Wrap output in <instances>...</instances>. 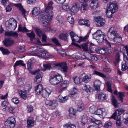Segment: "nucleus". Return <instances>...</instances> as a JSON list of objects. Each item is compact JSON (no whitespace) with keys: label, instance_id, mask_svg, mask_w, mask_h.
<instances>
[{"label":"nucleus","instance_id":"17","mask_svg":"<svg viewBox=\"0 0 128 128\" xmlns=\"http://www.w3.org/2000/svg\"><path fill=\"white\" fill-rule=\"evenodd\" d=\"M13 6L19 8V10L22 12V15L24 17H25L26 14V11L24 9L21 4H14Z\"/></svg>","mask_w":128,"mask_h":128},{"label":"nucleus","instance_id":"44","mask_svg":"<svg viewBox=\"0 0 128 128\" xmlns=\"http://www.w3.org/2000/svg\"><path fill=\"white\" fill-rule=\"evenodd\" d=\"M54 101H51L50 100H47L45 102V104L47 106H50L54 104Z\"/></svg>","mask_w":128,"mask_h":128},{"label":"nucleus","instance_id":"52","mask_svg":"<svg viewBox=\"0 0 128 128\" xmlns=\"http://www.w3.org/2000/svg\"><path fill=\"white\" fill-rule=\"evenodd\" d=\"M81 47L83 50L85 51L88 50V45L86 43L84 44L81 45Z\"/></svg>","mask_w":128,"mask_h":128},{"label":"nucleus","instance_id":"10","mask_svg":"<svg viewBox=\"0 0 128 128\" xmlns=\"http://www.w3.org/2000/svg\"><path fill=\"white\" fill-rule=\"evenodd\" d=\"M124 61L122 63V70L123 71L128 70V58L126 55L124 54Z\"/></svg>","mask_w":128,"mask_h":128},{"label":"nucleus","instance_id":"35","mask_svg":"<svg viewBox=\"0 0 128 128\" xmlns=\"http://www.w3.org/2000/svg\"><path fill=\"white\" fill-rule=\"evenodd\" d=\"M113 39L114 41L116 44L120 42L122 40L121 36L120 34L114 38Z\"/></svg>","mask_w":128,"mask_h":128},{"label":"nucleus","instance_id":"23","mask_svg":"<svg viewBox=\"0 0 128 128\" xmlns=\"http://www.w3.org/2000/svg\"><path fill=\"white\" fill-rule=\"evenodd\" d=\"M101 84L100 82L98 80H95L94 82V87L95 90L98 92L100 90V86Z\"/></svg>","mask_w":128,"mask_h":128},{"label":"nucleus","instance_id":"57","mask_svg":"<svg viewBox=\"0 0 128 128\" xmlns=\"http://www.w3.org/2000/svg\"><path fill=\"white\" fill-rule=\"evenodd\" d=\"M106 84L108 88V91L110 92H112V90L111 88V84L109 82H107Z\"/></svg>","mask_w":128,"mask_h":128},{"label":"nucleus","instance_id":"42","mask_svg":"<svg viewBox=\"0 0 128 128\" xmlns=\"http://www.w3.org/2000/svg\"><path fill=\"white\" fill-rule=\"evenodd\" d=\"M48 54L45 52H40L39 55H38V56L40 58L42 57V58H46L48 56Z\"/></svg>","mask_w":128,"mask_h":128},{"label":"nucleus","instance_id":"40","mask_svg":"<svg viewBox=\"0 0 128 128\" xmlns=\"http://www.w3.org/2000/svg\"><path fill=\"white\" fill-rule=\"evenodd\" d=\"M28 36L30 38L31 41H33L35 39V35L33 32H32L30 33H28Z\"/></svg>","mask_w":128,"mask_h":128},{"label":"nucleus","instance_id":"9","mask_svg":"<svg viewBox=\"0 0 128 128\" xmlns=\"http://www.w3.org/2000/svg\"><path fill=\"white\" fill-rule=\"evenodd\" d=\"M119 34L113 27H111L108 32V36L109 38L113 39Z\"/></svg>","mask_w":128,"mask_h":128},{"label":"nucleus","instance_id":"29","mask_svg":"<svg viewBox=\"0 0 128 128\" xmlns=\"http://www.w3.org/2000/svg\"><path fill=\"white\" fill-rule=\"evenodd\" d=\"M83 90L85 91L88 93H90L91 92L92 88L90 85L86 84L84 85L82 88Z\"/></svg>","mask_w":128,"mask_h":128},{"label":"nucleus","instance_id":"59","mask_svg":"<svg viewBox=\"0 0 128 128\" xmlns=\"http://www.w3.org/2000/svg\"><path fill=\"white\" fill-rule=\"evenodd\" d=\"M56 20L60 23H62L64 20L63 18L60 15L58 16L56 18Z\"/></svg>","mask_w":128,"mask_h":128},{"label":"nucleus","instance_id":"11","mask_svg":"<svg viewBox=\"0 0 128 128\" xmlns=\"http://www.w3.org/2000/svg\"><path fill=\"white\" fill-rule=\"evenodd\" d=\"M95 21L96 25L99 27H102L104 26L105 24V20L100 16L96 18Z\"/></svg>","mask_w":128,"mask_h":128},{"label":"nucleus","instance_id":"1","mask_svg":"<svg viewBox=\"0 0 128 128\" xmlns=\"http://www.w3.org/2000/svg\"><path fill=\"white\" fill-rule=\"evenodd\" d=\"M53 4L52 1L49 3L46 10V15H44L41 20V24L44 27L48 26L52 20L53 15L52 11Z\"/></svg>","mask_w":128,"mask_h":128},{"label":"nucleus","instance_id":"16","mask_svg":"<svg viewBox=\"0 0 128 128\" xmlns=\"http://www.w3.org/2000/svg\"><path fill=\"white\" fill-rule=\"evenodd\" d=\"M125 112V110L123 108H119L116 110L114 114L112 116V118L114 119V120L116 119V115L118 114H119L118 115H121Z\"/></svg>","mask_w":128,"mask_h":128},{"label":"nucleus","instance_id":"15","mask_svg":"<svg viewBox=\"0 0 128 128\" xmlns=\"http://www.w3.org/2000/svg\"><path fill=\"white\" fill-rule=\"evenodd\" d=\"M58 66L61 67V70L64 72H66L68 71V67L67 66V63L66 62H63L61 63L57 64Z\"/></svg>","mask_w":128,"mask_h":128},{"label":"nucleus","instance_id":"31","mask_svg":"<svg viewBox=\"0 0 128 128\" xmlns=\"http://www.w3.org/2000/svg\"><path fill=\"white\" fill-rule=\"evenodd\" d=\"M32 12L34 16H37L40 13V9L36 7L33 9V10L32 11Z\"/></svg>","mask_w":128,"mask_h":128},{"label":"nucleus","instance_id":"30","mask_svg":"<svg viewBox=\"0 0 128 128\" xmlns=\"http://www.w3.org/2000/svg\"><path fill=\"white\" fill-rule=\"evenodd\" d=\"M80 25H84L87 26H89L90 25V23L88 20H80L79 22Z\"/></svg>","mask_w":128,"mask_h":128},{"label":"nucleus","instance_id":"3","mask_svg":"<svg viewBox=\"0 0 128 128\" xmlns=\"http://www.w3.org/2000/svg\"><path fill=\"white\" fill-rule=\"evenodd\" d=\"M104 33L101 30H98L94 34H92L93 38L97 40L99 44L102 43L104 40Z\"/></svg>","mask_w":128,"mask_h":128},{"label":"nucleus","instance_id":"64","mask_svg":"<svg viewBox=\"0 0 128 128\" xmlns=\"http://www.w3.org/2000/svg\"><path fill=\"white\" fill-rule=\"evenodd\" d=\"M33 110V106L31 105L28 106L27 108V110L29 112H31Z\"/></svg>","mask_w":128,"mask_h":128},{"label":"nucleus","instance_id":"45","mask_svg":"<svg viewBox=\"0 0 128 128\" xmlns=\"http://www.w3.org/2000/svg\"><path fill=\"white\" fill-rule=\"evenodd\" d=\"M44 70H49L51 69L52 68L51 66V64L50 63H48L43 65Z\"/></svg>","mask_w":128,"mask_h":128},{"label":"nucleus","instance_id":"36","mask_svg":"<svg viewBox=\"0 0 128 128\" xmlns=\"http://www.w3.org/2000/svg\"><path fill=\"white\" fill-rule=\"evenodd\" d=\"M111 100L113 105L115 108L118 107V105L115 97L114 96H112Z\"/></svg>","mask_w":128,"mask_h":128},{"label":"nucleus","instance_id":"22","mask_svg":"<svg viewBox=\"0 0 128 128\" xmlns=\"http://www.w3.org/2000/svg\"><path fill=\"white\" fill-rule=\"evenodd\" d=\"M90 119L91 122L98 125L99 128H100L102 126V122L100 120H96L92 116L90 117Z\"/></svg>","mask_w":128,"mask_h":128},{"label":"nucleus","instance_id":"25","mask_svg":"<svg viewBox=\"0 0 128 128\" xmlns=\"http://www.w3.org/2000/svg\"><path fill=\"white\" fill-rule=\"evenodd\" d=\"M69 84V82L67 80L65 81L63 83L61 84V86L62 88L59 90L60 92H62V91L64 90L68 86Z\"/></svg>","mask_w":128,"mask_h":128},{"label":"nucleus","instance_id":"14","mask_svg":"<svg viewBox=\"0 0 128 128\" xmlns=\"http://www.w3.org/2000/svg\"><path fill=\"white\" fill-rule=\"evenodd\" d=\"M69 32L72 42H77L78 43L79 38L78 35L71 30L69 31Z\"/></svg>","mask_w":128,"mask_h":128},{"label":"nucleus","instance_id":"53","mask_svg":"<svg viewBox=\"0 0 128 128\" xmlns=\"http://www.w3.org/2000/svg\"><path fill=\"white\" fill-rule=\"evenodd\" d=\"M37 34L39 37H41L42 36V31L38 28L36 29L35 30Z\"/></svg>","mask_w":128,"mask_h":128},{"label":"nucleus","instance_id":"19","mask_svg":"<svg viewBox=\"0 0 128 128\" xmlns=\"http://www.w3.org/2000/svg\"><path fill=\"white\" fill-rule=\"evenodd\" d=\"M90 6L92 10H95L97 9L99 6L98 1L97 0H92Z\"/></svg>","mask_w":128,"mask_h":128},{"label":"nucleus","instance_id":"8","mask_svg":"<svg viewBox=\"0 0 128 128\" xmlns=\"http://www.w3.org/2000/svg\"><path fill=\"white\" fill-rule=\"evenodd\" d=\"M16 120L15 118L12 117L9 118L5 122V125L9 127L10 128H13L15 126V123H16Z\"/></svg>","mask_w":128,"mask_h":128},{"label":"nucleus","instance_id":"27","mask_svg":"<svg viewBox=\"0 0 128 128\" xmlns=\"http://www.w3.org/2000/svg\"><path fill=\"white\" fill-rule=\"evenodd\" d=\"M43 90V87L42 85L39 84L35 88V92L36 94H42Z\"/></svg>","mask_w":128,"mask_h":128},{"label":"nucleus","instance_id":"41","mask_svg":"<svg viewBox=\"0 0 128 128\" xmlns=\"http://www.w3.org/2000/svg\"><path fill=\"white\" fill-rule=\"evenodd\" d=\"M27 91L26 92L22 91L20 93L21 97L24 100H26L27 98V94H26Z\"/></svg>","mask_w":128,"mask_h":128},{"label":"nucleus","instance_id":"5","mask_svg":"<svg viewBox=\"0 0 128 128\" xmlns=\"http://www.w3.org/2000/svg\"><path fill=\"white\" fill-rule=\"evenodd\" d=\"M62 80V78L61 76L56 74L51 77L49 81L52 84L56 85L61 82Z\"/></svg>","mask_w":128,"mask_h":128},{"label":"nucleus","instance_id":"60","mask_svg":"<svg viewBox=\"0 0 128 128\" xmlns=\"http://www.w3.org/2000/svg\"><path fill=\"white\" fill-rule=\"evenodd\" d=\"M95 110V107L92 106L89 108V111L92 114H94Z\"/></svg>","mask_w":128,"mask_h":128},{"label":"nucleus","instance_id":"21","mask_svg":"<svg viewBox=\"0 0 128 128\" xmlns=\"http://www.w3.org/2000/svg\"><path fill=\"white\" fill-rule=\"evenodd\" d=\"M5 36H12L14 38H17L18 37V34L15 32H6L5 33Z\"/></svg>","mask_w":128,"mask_h":128},{"label":"nucleus","instance_id":"24","mask_svg":"<svg viewBox=\"0 0 128 128\" xmlns=\"http://www.w3.org/2000/svg\"><path fill=\"white\" fill-rule=\"evenodd\" d=\"M92 78L91 74H88L85 75L82 78V81L85 83H88L90 80Z\"/></svg>","mask_w":128,"mask_h":128},{"label":"nucleus","instance_id":"39","mask_svg":"<svg viewBox=\"0 0 128 128\" xmlns=\"http://www.w3.org/2000/svg\"><path fill=\"white\" fill-rule=\"evenodd\" d=\"M62 8L64 10L68 12L70 14V9L68 4H66L62 6Z\"/></svg>","mask_w":128,"mask_h":128},{"label":"nucleus","instance_id":"46","mask_svg":"<svg viewBox=\"0 0 128 128\" xmlns=\"http://www.w3.org/2000/svg\"><path fill=\"white\" fill-rule=\"evenodd\" d=\"M94 74H96V75L100 76L102 78H106V76L103 74L98 72L96 71H94Z\"/></svg>","mask_w":128,"mask_h":128},{"label":"nucleus","instance_id":"12","mask_svg":"<svg viewBox=\"0 0 128 128\" xmlns=\"http://www.w3.org/2000/svg\"><path fill=\"white\" fill-rule=\"evenodd\" d=\"M80 8V6L78 3H75L72 9H70V14L72 15H74L79 10Z\"/></svg>","mask_w":128,"mask_h":128},{"label":"nucleus","instance_id":"32","mask_svg":"<svg viewBox=\"0 0 128 128\" xmlns=\"http://www.w3.org/2000/svg\"><path fill=\"white\" fill-rule=\"evenodd\" d=\"M34 122L32 118H30L27 120L28 126V128H31L34 125Z\"/></svg>","mask_w":128,"mask_h":128},{"label":"nucleus","instance_id":"51","mask_svg":"<svg viewBox=\"0 0 128 128\" xmlns=\"http://www.w3.org/2000/svg\"><path fill=\"white\" fill-rule=\"evenodd\" d=\"M81 11L83 12L84 10H86L88 9V5L86 4H83L82 5L81 7Z\"/></svg>","mask_w":128,"mask_h":128},{"label":"nucleus","instance_id":"4","mask_svg":"<svg viewBox=\"0 0 128 128\" xmlns=\"http://www.w3.org/2000/svg\"><path fill=\"white\" fill-rule=\"evenodd\" d=\"M17 22L14 18H10L6 23V28L7 30L11 29L14 30L17 27Z\"/></svg>","mask_w":128,"mask_h":128},{"label":"nucleus","instance_id":"43","mask_svg":"<svg viewBox=\"0 0 128 128\" xmlns=\"http://www.w3.org/2000/svg\"><path fill=\"white\" fill-rule=\"evenodd\" d=\"M0 50L2 51L4 55L10 53L8 50L6 48H4L2 47L0 48Z\"/></svg>","mask_w":128,"mask_h":128},{"label":"nucleus","instance_id":"47","mask_svg":"<svg viewBox=\"0 0 128 128\" xmlns=\"http://www.w3.org/2000/svg\"><path fill=\"white\" fill-rule=\"evenodd\" d=\"M116 120V124L117 126H121L120 116V115H118L115 120Z\"/></svg>","mask_w":128,"mask_h":128},{"label":"nucleus","instance_id":"37","mask_svg":"<svg viewBox=\"0 0 128 128\" xmlns=\"http://www.w3.org/2000/svg\"><path fill=\"white\" fill-rule=\"evenodd\" d=\"M25 65L22 60H20L17 61L15 64L14 66V68H15L18 66H24Z\"/></svg>","mask_w":128,"mask_h":128},{"label":"nucleus","instance_id":"20","mask_svg":"<svg viewBox=\"0 0 128 128\" xmlns=\"http://www.w3.org/2000/svg\"><path fill=\"white\" fill-rule=\"evenodd\" d=\"M51 93V91L49 89L44 90L41 94L42 96L44 98L48 97Z\"/></svg>","mask_w":128,"mask_h":128},{"label":"nucleus","instance_id":"6","mask_svg":"<svg viewBox=\"0 0 128 128\" xmlns=\"http://www.w3.org/2000/svg\"><path fill=\"white\" fill-rule=\"evenodd\" d=\"M33 75L37 74L36 77L34 79V82L36 84H38L40 82L42 79L43 74L42 72L40 70H36L32 72Z\"/></svg>","mask_w":128,"mask_h":128},{"label":"nucleus","instance_id":"49","mask_svg":"<svg viewBox=\"0 0 128 128\" xmlns=\"http://www.w3.org/2000/svg\"><path fill=\"white\" fill-rule=\"evenodd\" d=\"M119 96L118 98L122 102H123V97L125 96L124 95V92H118Z\"/></svg>","mask_w":128,"mask_h":128},{"label":"nucleus","instance_id":"13","mask_svg":"<svg viewBox=\"0 0 128 128\" xmlns=\"http://www.w3.org/2000/svg\"><path fill=\"white\" fill-rule=\"evenodd\" d=\"M94 114L98 115L102 119L104 118L106 114L105 110L103 108L98 109L95 112Z\"/></svg>","mask_w":128,"mask_h":128},{"label":"nucleus","instance_id":"54","mask_svg":"<svg viewBox=\"0 0 128 128\" xmlns=\"http://www.w3.org/2000/svg\"><path fill=\"white\" fill-rule=\"evenodd\" d=\"M74 83L76 84H80V78L78 77H76L74 79Z\"/></svg>","mask_w":128,"mask_h":128},{"label":"nucleus","instance_id":"34","mask_svg":"<svg viewBox=\"0 0 128 128\" xmlns=\"http://www.w3.org/2000/svg\"><path fill=\"white\" fill-rule=\"evenodd\" d=\"M68 98V97L67 96L62 97V96L60 95L58 97L59 102L60 103H64L66 101Z\"/></svg>","mask_w":128,"mask_h":128},{"label":"nucleus","instance_id":"28","mask_svg":"<svg viewBox=\"0 0 128 128\" xmlns=\"http://www.w3.org/2000/svg\"><path fill=\"white\" fill-rule=\"evenodd\" d=\"M106 94L101 93L99 94L96 96V98L99 100H104L106 99Z\"/></svg>","mask_w":128,"mask_h":128},{"label":"nucleus","instance_id":"55","mask_svg":"<svg viewBox=\"0 0 128 128\" xmlns=\"http://www.w3.org/2000/svg\"><path fill=\"white\" fill-rule=\"evenodd\" d=\"M52 40L54 43L57 46H60L58 40L56 38H54L52 39Z\"/></svg>","mask_w":128,"mask_h":128},{"label":"nucleus","instance_id":"50","mask_svg":"<svg viewBox=\"0 0 128 128\" xmlns=\"http://www.w3.org/2000/svg\"><path fill=\"white\" fill-rule=\"evenodd\" d=\"M18 31L22 32H28L29 30H27L26 27L22 28L20 26V25L18 28Z\"/></svg>","mask_w":128,"mask_h":128},{"label":"nucleus","instance_id":"38","mask_svg":"<svg viewBox=\"0 0 128 128\" xmlns=\"http://www.w3.org/2000/svg\"><path fill=\"white\" fill-rule=\"evenodd\" d=\"M68 36V35L67 34H62L59 36L60 39L64 40H66Z\"/></svg>","mask_w":128,"mask_h":128},{"label":"nucleus","instance_id":"18","mask_svg":"<svg viewBox=\"0 0 128 128\" xmlns=\"http://www.w3.org/2000/svg\"><path fill=\"white\" fill-rule=\"evenodd\" d=\"M77 111L80 112L83 110L84 108V103L81 101H78L77 103Z\"/></svg>","mask_w":128,"mask_h":128},{"label":"nucleus","instance_id":"48","mask_svg":"<svg viewBox=\"0 0 128 128\" xmlns=\"http://www.w3.org/2000/svg\"><path fill=\"white\" fill-rule=\"evenodd\" d=\"M89 34H88L85 37H83L80 36L79 38L78 43H80L82 41L85 42L89 36Z\"/></svg>","mask_w":128,"mask_h":128},{"label":"nucleus","instance_id":"63","mask_svg":"<svg viewBox=\"0 0 128 128\" xmlns=\"http://www.w3.org/2000/svg\"><path fill=\"white\" fill-rule=\"evenodd\" d=\"M32 62V60H30L28 62L27 66L28 69L29 70L31 69Z\"/></svg>","mask_w":128,"mask_h":128},{"label":"nucleus","instance_id":"2","mask_svg":"<svg viewBox=\"0 0 128 128\" xmlns=\"http://www.w3.org/2000/svg\"><path fill=\"white\" fill-rule=\"evenodd\" d=\"M118 9V6L115 2H110L108 5V8L106 10V13L108 18H111L112 17V14H110V15H109L108 14V11H110L112 13L115 12Z\"/></svg>","mask_w":128,"mask_h":128},{"label":"nucleus","instance_id":"26","mask_svg":"<svg viewBox=\"0 0 128 128\" xmlns=\"http://www.w3.org/2000/svg\"><path fill=\"white\" fill-rule=\"evenodd\" d=\"M14 43V41L10 39H6L4 42V44L6 47L10 46Z\"/></svg>","mask_w":128,"mask_h":128},{"label":"nucleus","instance_id":"58","mask_svg":"<svg viewBox=\"0 0 128 128\" xmlns=\"http://www.w3.org/2000/svg\"><path fill=\"white\" fill-rule=\"evenodd\" d=\"M105 71L107 73H110L111 70V68L109 65L106 66L105 67Z\"/></svg>","mask_w":128,"mask_h":128},{"label":"nucleus","instance_id":"33","mask_svg":"<svg viewBox=\"0 0 128 128\" xmlns=\"http://www.w3.org/2000/svg\"><path fill=\"white\" fill-rule=\"evenodd\" d=\"M69 116L72 118L74 117L76 114V110L72 108H71L69 110Z\"/></svg>","mask_w":128,"mask_h":128},{"label":"nucleus","instance_id":"61","mask_svg":"<svg viewBox=\"0 0 128 128\" xmlns=\"http://www.w3.org/2000/svg\"><path fill=\"white\" fill-rule=\"evenodd\" d=\"M74 19L73 17L72 16L69 17L67 20V21L70 24H72L74 23Z\"/></svg>","mask_w":128,"mask_h":128},{"label":"nucleus","instance_id":"62","mask_svg":"<svg viewBox=\"0 0 128 128\" xmlns=\"http://www.w3.org/2000/svg\"><path fill=\"white\" fill-rule=\"evenodd\" d=\"M112 125L111 122H110L108 123H106L104 125V127L105 128H111Z\"/></svg>","mask_w":128,"mask_h":128},{"label":"nucleus","instance_id":"7","mask_svg":"<svg viewBox=\"0 0 128 128\" xmlns=\"http://www.w3.org/2000/svg\"><path fill=\"white\" fill-rule=\"evenodd\" d=\"M96 51L98 54H104L105 53L110 54L112 52L111 50H110V49L108 48L107 47H104L97 48Z\"/></svg>","mask_w":128,"mask_h":128},{"label":"nucleus","instance_id":"56","mask_svg":"<svg viewBox=\"0 0 128 128\" xmlns=\"http://www.w3.org/2000/svg\"><path fill=\"white\" fill-rule=\"evenodd\" d=\"M88 120V118L86 116H84L82 119L81 122L84 125L87 123Z\"/></svg>","mask_w":128,"mask_h":128}]
</instances>
